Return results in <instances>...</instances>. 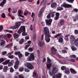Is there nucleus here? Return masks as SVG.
<instances>
[{"instance_id":"f257e3e1","label":"nucleus","mask_w":78,"mask_h":78,"mask_svg":"<svg viewBox=\"0 0 78 78\" xmlns=\"http://www.w3.org/2000/svg\"><path fill=\"white\" fill-rule=\"evenodd\" d=\"M44 33L45 36V41L47 43H48L50 41V37H51V35L50 34V30L48 27H44Z\"/></svg>"},{"instance_id":"f03ea898","label":"nucleus","mask_w":78,"mask_h":78,"mask_svg":"<svg viewBox=\"0 0 78 78\" xmlns=\"http://www.w3.org/2000/svg\"><path fill=\"white\" fill-rule=\"evenodd\" d=\"M62 33L58 34L54 36L55 38H57L58 40V42L60 43L63 42V35H61Z\"/></svg>"},{"instance_id":"7ed1b4c3","label":"nucleus","mask_w":78,"mask_h":78,"mask_svg":"<svg viewBox=\"0 0 78 78\" xmlns=\"http://www.w3.org/2000/svg\"><path fill=\"white\" fill-rule=\"evenodd\" d=\"M47 68L48 69L50 70V69H51V66H52V63H51V60L48 57L47 58Z\"/></svg>"},{"instance_id":"20e7f679","label":"nucleus","mask_w":78,"mask_h":78,"mask_svg":"<svg viewBox=\"0 0 78 78\" xmlns=\"http://www.w3.org/2000/svg\"><path fill=\"white\" fill-rule=\"evenodd\" d=\"M57 72L58 69H57L56 67H53L52 68V71L49 73V75L52 76L53 75V74H55V73Z\"/></svg>"},{"instance_id":"39448f33","label":"nucleus","mask_w":78,"mask_h":78,"mask_svg":"<svg viewBox=\"0 0 78 78\" xmlns=\"http://www.w3.org/2000/svg\"><path fill=\"white\" fill-rule=\"evenodd\" d=\"M34 53H32L30 54V56L27 58V60L28 61H31L32 60L34 59Z\"/></svg>"},{"instance_id":"423d86ee","label":"nucleus","mask_w":78,"mask_h":78,"mask_svg":"<svg viewBox=\"0 0 78 78\" xmlns=\"http://www.w3.org/2000/svg\"><path fill=\"white\" fill-rule=\"evenodd\" d=\"M26 67H27V69L30 70H32L34 68V67L33 66V65L30 63H28L26 65Z\"/></svg>"},{"instance_id":"0eeeda50","label":"nucleus","mask_w":78,"mask_h":78,"mask_svg":"<svg viewBox=\"0 0 78 78\" xmlns=\"http://www.w3.org/2000/svg\"><path fill=\"white\" fill-rule=\"evenodd\" d=\"M25 31V26H21L20 28L18 30L17 33L18 34H20L21 33H22V32H23Z\"/></svg>"},{"instance_id":"6e6552de","label":"nucleus","mask_w":78,"mask_h":78,"mask_svg":"<svg viewBox=\"0 0 78 78\" xmlns=\"http://www.w3.org/2000/svg\"><path fill=\"white\" fill-rule=\"evenodd\" d=\"M62 76V74L61 73H57L56 75L55 74H53L52 75L53 78H61Z\"/></svg>"},{"instance_id":"1a4fd4ad","label":"nucleus","mask_w":78,"mask_h":78,"mask_svg":"<svg viewBox=\"0 0 78 78\" xmlns=\"http://www.w3.org/2000/svg\"><path fill=\"white\" fill-rule=\"evenodd\" d=\"M56 51H57V50L54 47H52L51 49V54H52V55H56Z\"/></svg>"},{"instance_id":"9d476101","label":"nucleus","mask_w":78,"mask_h":78,"mask_svg":"<svg viewBox=\"0 0 78 78\" xmlns=\"http://www.w3.org/2000/svg\"><path fill=\"white\" fill-rule=\"evenodd\" d=\"M61 6H62V7H64V8H71L72 7V5L64 3L61 5Z\"/></svg>"},{"instance_id":"9b49d317","label":"nucleus","mask_w":78,"mask_h":78,"mask_svg":"<svg viewBox=\"0 0 78 78\" xmlns=\"http://www.w3.org/2000/svg\"><path fill=\"white\" fill-rule=\"evenodd\" d=\"M38 44L39 47H43V45H44L45 44L44 42H43V43L41 42V41H38L37 42Z\"/></svg>"},{"instance_id":"f8f14e48","label":"nucleus","mask_w":78,"mask_h":78,"mask_svg":"<svg viewBox=\"0 0 78 78\" xmlns=\"http://www.w3.org/2000/svg\"><path fill=\"white\" fill-rule=\"evenodd\" d=\"M44 8L42 7L40 11V12L38 14V17H41V16L43 12H44Z\"/></svg>"},{"instance_id":"ddd939ff","label":"nucleus","mask_w":78,"mask_h":78,"mask_svg":"<svg viewBox=\"0 0 78 78\" xmlns=\"http://www.w3.org/2000/svg\"><path fill=\"white\" fill-rule=\"evenodd\" d=\"M71 40L70 42L72 44H75V42L73 41H75V37L73 36V35H71Z\"/></svg>"},{"instance_id":"4468645a","label":"nucleus","mask_w":78,"mask_h":78,"mask_svg":"<svg viewBox=\"0 0 78 78\" xmlns=\"http://www.w3.org/2000/svg\"><path fill=\"white\" fill-rule=\"evenodd\" d=\"M5 44V41L4 40H2L0 43V45L2 47H4Z\"/></svg>"},{"instance_id":"2eb2a0df","label":"nucleus","mask_w":78,"mask_h":78,"mask_svg":"<svg viewBox=\"0 0 78 78\" xmlns=\"http://www.w3.org/2000/svg\"><path fill=\"white\" fill-rule=\"evenodd\" d=\"M46 23L47 25H51V22H52V20H45Z\"/></svg>"},{"instance_id":"dca6fc26","label":"nucleus","mask_w":78,"mask_h":78,"mask_svg":"<svg viewBox=\"0 0 78 78\" xmlns=\"http://www.w3.org/2000/svg\"><path fill=\"white\" fill-rule=\"evenodd\" d=\"M6 2V0H3V1L0 4V6L1 7H3L4 5Z\"/></svg>"},{"instance_id":"f3484780","label":"nucleus","mask_w":78,"mask_h":78,"mask_svg":"<svg viewBox=\"0 0 78 78\" xmlns=\"http://www.w3.org/2000/svg\"><path fill=\"white\" fill-rule=\"evenodd\" d=\"M20 25H21V22H18L16 23L15 26L17 28H18L20 26Z\"/></svg>"},{"instance_id":"a211bd4d","label":"nucleus","mask_w":78,"mask_h":78,"mask_svg":"<svg viewBox=\"0 0 78 78\" xmlns=\"http://www.w3.org/2000/svg\"><path fill=\"white\" fill-rule=\"evenodd\" d=\"M13 36L14 39H17L19 37V35L16 33H15L13 34Z\"/></svg>"},{"instance_id":"6ab92c4d","label":"nucleus","mask_w":78,"mask_h":78,"mask_svg":"<svg viewBox=\"0 0 78 78\" xmlns=\"http://www.w3.org/2000/svg\"><path fill=\"white\" fill-rule=\"evenodd\" d=\"M70 71L73 74H76V72L73 69H70Z\"/></svg>"},{"instance_id":"aec40b11","label":"nucleus","mask_w":78,"mask_h":78,"mask_svg":"<svg viewBox=\"0 0 78 78\" xmlns=\"http://www.w3.org/2000/svg\"><path fill=\"white\" fill-rule=\"evenodd\" d=\"M57 6V4H56V3L55 2L52 3L51 5V8H55V7H56Z\"/></svg>"},{"instance_id":"412c9836","label":"nucleus","mask_w":78,"mask_h":78,"mask_svg":"<svg viewBox=\"0 0 78 78\" xmlns=\"http://www.w3.org/2000/svg\"><path fill=\"white\" fill-rule=\"evenodd\" d=\"M10 61V60H7L3 62V64H4V65H7L8 64H9V62Z\"/></svg>"},{"instance_id":"4be33fe9","label":"nucleus","mask_w":78,"mask_h":78,"mask_svg":"<svg viewBox=\"0 0 78 78\" xmlns=\"http://www.w3.org/2000/svg\"><path fill=\"white\" fill-rule=\"evenodd\" d=\"M13 64H14V61L13 60H11V62H9L8 64L9 67H11V66L13 65Z\"/></svg>"},{"instance_id":"5701e85b","label":"nucleus","mask_w":78,"mask_h":78,"mask_svg":"<svg viewBox=\"0 0 78 78\" xmlns=\"http://www.w3.org/2000/svg\"><path fill=\"white\" fill-rule=\"evenodd\" d=\"M8 68L7 66H5L3 69V71L4 72H7Z\"/></svg>"},{"instance_id":"b1692460","label":"nucleus","mask_w":78,"mask_h":78,"mask_svg":"<svg viewBox=\"0 0 78 78\" xmlns=\"http://www.w3.org/2000/svg\"><path fill=\"white\" fill-rule=\"evenodd\" d=\"M59 23L61 26L63 25H64V20H61L59 22Z\"/></svg>"},{"instance_id":"393cba45","label":"nucleus","mask_w":78,"mask_h":78,"mask_svg":"<svg viewBox=\"0 0 78 78\" xmlns=\"http://www.w3.org/2000/svg\"><path fill=\"white\" fill-rule=\"evenodd\" d=\"M24 43V40L23 39H21L19 41V44H20L21 45H22V44H23Z\"/></svg>"},{"instance_id":"a878e982","label":"nucleus","mask_w":78,"mask_h":78,"mask_svg":"<svg viewBox=\"0 0 78 78\" xmlns=\"http://www.w3.org/2000/svg\"><path fill=\"white\" fill-rule=\"evenodd\" d=\"M65 73L66 74H70V70L68 69H66L65 70Z\"/></svg>"},{"instance_id":"bb28decb","label":"nucleus","mask_w":78,"mask_h":78,"mask_svg":"<svg viewBox=\"0 0 78 78\" xmlns=\"http://www.w3.org/2000/svg\"><path fill=\"white\" fill-rule=\"evenodd\" d=\"M70 36V34L66 35L65 37L66 38V39L67 41H69V36Z\"/></svg>"},{"instance_id":"cd10ccee","label":"nucleus","mask_w":78,"mask_h":78,"mask_svg":"<svg viewBox=\"0 0 78 78\" xmlns=\"http://www.w3.org/2000/svg\"><path fill=\"white\" fill-rule=\"evenodd\" d=\"M27 33L25 32V30L22 33L23 36H27Z\"/></svg>"},{"instance_id":"c85d7f7f","label":"nucleus","mask_w":78,"mask_h":78,"mask_svg":"<svg viewBox=\"0 0 78 78\" xmlns=\"http://www.w3.org/2000/svg\"><path fill=\"white\" fill-rule=\"evenodd\" d=\"M17 28V27L16 26V25L13 26V27H9V29H12L13 30H14L15 29H16Z\"/></svg>"},{"instance_id":"c756f323","label":"nucleus","mask_w":78,"mask_h":78,"mask_svg":"<svg viewBox=\"0 0 78 78\" xmlns=\"http://www.w3.org/2000/svg\"><path fill=\"white\" fill-rule=\"evenodd\" d=\"M56 12H53L50 13V14H51V17H54L55 16V14Z\"/></svg>"},{"instance_id":"7c9ffc66","label":"nucleus","mask_w":78,"mask_h":78,"mask_svg":"<svg viewBox=\"0 0 78 78\" xmlns=\"http://www.w3.org/2000/svg\"><path fill=\"white\" fill-rule=\"evenodd\" d=\"M63 9L62 7H59L57 8V11H61Z\"/></svg>"},{"instance_id":"2f4dec72","label":"nucleus","mask_w":78,"mask_h":78,"mask_svg":"<svg viewBox=\"0 0 78 78\" xmlns=\"http://www.w3.org/2000/svg\"><path fill=\"white\" fill-rule=\"evenodd\" d=\"M35 29V27L34 26L33 28V25H31L30 26V30L31 31H33V30H34Z\"/></svg>"},{"instance_id":"473e14b6","label":"nucleus","mask_w":78,"mask_h":78,"mask_svg":"<svg viewBox=\"0 0 78 78\" xmlns=\"http://www.w3.org/2000/svg\"><path fill=\"white\" fill-rule=\"evenodd\" d=\"M34 50V48H33V47L29 48H28L29 51L30 52H32V51H33Z\"/></svg>"},{"instance_id":"72a5a7b5","label":"nucleus","mask_w":78,"mask_h":78,"mask_svg":"<svg viewBox=\"0 0 78 78\" xmlns=\"http://www.w3.org/2000/svg\"><path fill=\"white\" fill-rule=\"evenodd\" d=\"M71 49L73 51H75V50H76L77 49L76 48L73 46L71 47Z\"/></svg>"},{"instance_id":"f704fd0d","label":"nucleus","mask_w":78,"mask_h":78,"mask_svg":"<svg viewBox=\"0 0 78 78\" xmlns=\"http://www.w3.org/2000/svg\"><path fill=\"white\" fill-rule=\"evenodd\" d=\"M20 53V51H16L15 53V55H19Z\"/></svg>"},{"instance_id":"c9c22d12","label":"nucleus","mask_w":78,"mask_h":78,"mask_svg":"<svg viewBox=\"0 0 78 78\" xmlns=\"http://www.w3.org/2000/svg\"><path fill=\"white\" fill-rule=\"evenodd\" d=\"M24 70V68L23 67H21L19 69V71L20 72H23Z\"/></svg>"},{"instance_id":"e433bc0d","label":"nucleus","mask_w":78,"mask_h":78,"mask_svg":"<svg viewBox=\"0 0 78 78\" xmlns=\"http://www.w3.org/2000/svg\"><path fill=\"white\" fill-rule=\"evenodd\" d=\"M28 14V11H25L24 12V16H26Z\"/></svg>"},{"instance_id":"4c0bfd02","label":"nucleus","mask_w":78,"mask_h":78,"mask_svg":"<svg viewBox=\"0 0 78 78\" xmlns=\"http://www.w3.org/2000/svg\"><path fill=\"white\" fill-rule=\"evenodd\" d=\"M5 61V59L3 58H0V63H2L3 62Z\"/></svg>"},{"instance_id":"58836bf2","label":"nucleus","mask_w":78,"mask_h":78,"mask_svg":"<svg viewBox=\"0 0 78 78\" xmlns=\"http://www.w3.org/2000/svg\"><path fill=\"white\" fill-rule=\"evenodd\" d=\"M1 16L2 18H5L6 17V15H5V14L4 13L2 14Z\"/></svg>"},{"instance_id":"ea45409f","label":"nucleus","mask_w":78,"mask_h":78,"mask_svg":"<svg viewBox=\"0 0 78 78\" xmlns=\"http://www.w3.org/2000/svg\"><path fill=\"white\" fill-rule=\"evenodd\" d=\"M66 69V67L65 66H63L61 67V69L62 70H64Z\"/></svg>"},{"instance_id":"a19ab883","label":"nucleus","mask_w":78,"mask_h":78,"mask_svg":"<svg viewBox=\"0 0 78 78\" xmlns=\"http://www.w3.org/2000/svg\"><path fill=\"white\" fill-rule=\"evenodd\" d=\"M66 1L68 2H69V3H72L74 2V0H66Z\"/></svg>"},{"instance_id":"79ce46f5","label":"nucleus","mask_w":78,"mask_h":78,"mask_svg":"<svg viewBox=\"0 0 78 78\" xmlns=\"http://www.w3.org/2000/svg\"><path fill=\"white\" fill-rule=\"evenodd\" d=\"M14 71V69L12 68L11 67L10 69V72H11V73H12Z\"/></svg>"},{"instance_id":"37998d69","label":"nucleus","mask_w":78,"mask_h":78,"mask_svg":"<svg viewBox=\"0 0 78 78\" xmlns=\"http://www.w3.org/2000/svg\"><path fill=\"white\" fill-rule=\"evenodd\" d=\"M8 16H10V17H11V18L12 20H13V19H14V17H13V16H12L10 14V13H8Z\"/></svg>"},{"instance_id":"c03bdc74","label":"nucleus","mask_w":78,"mask_h":78,"mask_svg":"<svg viewBox=\"0 0 78 78\" xmlns=\"http://www.w3.org/2000/svg\"><path fill=\"white\" fill-rule=\"evenodd\" d=\"M7 36L8 38H9L11 37V36H12V35L9 34H7Z\"/></svg>"},{"instance_id":"a18cd8bd","label":"nucleus","mask_w":78,"mask_h":78,"mask_svg":"<svg viewBox=\"0 0 78 78\" xmlns=\"http://www.w3.org/2000/svg\"><path fill=\"white\" fill-rule=\"evenodd\" d=\"M18 57L20 58H22V57L23 56V55H22V54L20 53L18 55Z\"/></svg>"},{"instance_id":"49530a36","label":"nucleus","mask_w":78,"mask_h":78,"mask_svg":"<svg viewBox=\"0 0 78 78\" xmlns=\"http://www.w3.org/2000/svg\"><path fill=\"white\" fill-rule=\"evenodd\" d=\"M3 30V26L1 25L0 26V32H1Z\"/></svg>"},{"instance_id":"de8ad7c7","label":"nucleus","mask_w":78,"mask_h":78,"mask_svg":"<svg viewBox=\"0 0 78 78\" xmlns=\"http://www.w3.org/2000/svg\"><path fill=\"white\" fill-rule=\"evenodd\" d=\"M8 58H10V59H13L14 58V55H9Z\"/></svg>"},{"instance_id":"09e8293b","label":"nucleus","mask_w":78,"mask_h":78,"mask_svg":"<svg viewBox=\"0 0 78 78\" xmlns=\"http://www.w3.org/2000/svg\"><path fill=\"white\" fill-rule=\"evenodd\" d=\"M30 46V44H28L27 45H26L25 47V50H27V49L28 47H29V46Z\"/></svg>"},{"instance_id":"8fccbe9b","label":"nucleus","mask_w":78,"mask_h":78,"mask_svg":"<svg viewBox=\"0 0 78 78\" xmlns=\"http://www.w3.org/2000/svg\"><path fill=\"white\" fill-rule=\"evenodd\" d=\"M70 57L71 58H76V55H70Z\"/></svg>"},{"instance_id":"3c124183","label":"nucleus","mask_w":78,"mask_h":78,"mask_svg":"<svg viewBox=\"0 0 78 78\" xmlns=\"http://www.w3.org/2000/svg\"><path fill=\"white\" fill-rule=\"evenodd\" d=\"M24 71L26 72H30V70L27 68H25L24 69Z\"/></svg>"},{"instance_id":"603ef678","label":"nucleus","mask_w":78,"mask_h":78,"mask_svg":"<svg viewBox=\"0 0 78 78\" xmlns=\"http://www.w3.org/2000/svg\"><path fill=\"white\" fill-rule=\"evenodd\" d=\"M69 60L70 62H74L75 61V59H69Z\"/></svg>"},{"instance_id":"864d4df0","label":"nucleus","mask_w":78,"mask_h":78,"mask_svg":"<svg viewBox=\"0 0 78 78\" xmlns=\"http://www.w3.org/2000/svg\"><path fill=\"white\" fill-rule=\"evenodd\" d=\"M36 34L34 35V36L33 37V39L34 40H33V41H34L36 40Z\"/></svg>"},{"instance_id":"5fc2aeb1","label":"nucleus","mask_w":78,"mask_h":78,"mask_svg":"<svg viewBox=\"0 0 78 78\" xmlns=\"http://www.w3.org/2000/svg\"><path fill=\"white\" fill-rule=\"evenodd\" d=\"M18 67H19V66L15 65L14 66V68H15V69H18Z\"/></svg>"},{"instance_id":"6e6d98bb","label":"nucleus","mask_w":78,"mask_h":78,"mask_svg":"<svg viewBox=\"0 0 78 78\" xmlns=\"http://www.w3.org/2000/svg\"><path fill=\"white\" fill-rule=\"evenodd\" d=\"M7 53V52L6 51H4L2 52V55H6Z\"/></svg>"},{"instance_id":"4d7b16f0","label":"nucleus","mask_w":78,"mask_h":78,"mask_svg":"<svg viewBox=\"0 0 78 78\" xmlns=\"http://www.w3.org/2000/svg\"><path fill=\"white\" fill-rule=\"evenodd\" d=\"M30 55V53L28 52H26L25 53V55L26 56H28Z\"/></svg>"},{"instance_id":"13d9d810","label":"nucleus","mask_w":78,"mask_h":78,"mask_svg":"<svg viewBox=\"0 0 78 78\" xmlns=\"http://www.w3.org/2000/svg\"><path fill=\"white\" fill-rule=\"evenodd\" d=\"M20 62L19 61H17L15 63V65L19 66V64H20Z\"/></svg>"},{"instance_id":"bf43d9fd","label":"nucleus","mask_w":78,"mask_h":78,"mask_svg":"<svg viewBox=\"0 0 78 78\" xmlns=\"http://www.w3.org/2000/svg\"><path fill=\"white\" fill-rule=\"evenodd\" d=\"M12 13H14L15 14V13H16L17 12V9H15L13 10V11L12 12Z\"/></svg>"},{"instance_id":"052dcab7","label":"nucleus","mask_w":78,"mask_h":78,"mask_svg":"<svg viewBox=\"0 0 78 78\" xmlns=\"http://www.w3.org/2000/svg\"><path fill=\"white\" fill-rule=\"evenodd\" d=\"M46 2H45V0H43L42 2H41V4L43 5H45Z\"/></svg>"},{"instance_id":"680f3d73","label":"nucleus","mask_w":78,"mask_h":78,"mask_svg":"<svg viewBox=\"0 0 78 78\" xmlns=\"http://www.w3.org/2000/svg\"><path fill=\"white\" fill-rule=\"evenodd\" d=\"M62 52L63 53H67V51L65 50H62Z\"/></svg>"},{"instance_id":"e2e57ef3","label":"nucleus","mask_w":78,"mask_h":78,"mask_svg":"<svg viewBox=\"0 0 78 78\" xmlns=\"http://www.w3.org/2000/svg\"><path fill=\"white\" fill-rule=\"evenodd\" d=\"M51 17V15L50 14H49L47 16V19H50Z\"/></svg>"},{"instance_id":"0e129e2a","label":"nucleus","mask_w":78,"mask_h":78,"mask_svg":"<svg viewBox=\"0 0 78 78\" xmlns=\"http://www.w3.org/2000/svg\"><path fill=\"white\" fill-rule=\"evenodd\" d=\"M74 33L76 34H78V30H75Z\"/></svg>"},{"instance_id":"69168bd1","label":"nucleus","mask_w":78,"mask_h":78,"mask_svg":"<svg viewBox=\"0 0 78 78\" xmlns=\"http://www.w3.org/2000/svg\"><path fill=\"white\" fill-rule=\"evenodd\" d=\"M19 78H24L23 76H22L20 75H19Z\"/></svg>"},{"instance_id":"338daca9","label":"nucleus","mask_w":78,"mask_h":78,"mask_svg":"<svg viewBox=\"0 0 78 78\" xmlns=\"http://www.w3.org/2000/svg\"><path fill=\"white\" fill-rule=\"evenodd\" d=\"M18 12L19 14H22V12L21 10H19Z\"/></svg>"},{"instance_id":"774afa93","label":"nucleus","mask_w":78,"mask_h":78,"mask_svg":"<svg viewBox=\"0 0 78 78\" xmlns=\"http://www.w3.org/2000/svg\"><path fill=\"white\" fill-rule=\"evenodd\" d=\"M55 15L58 17H59V12H56L55 13Z\"/></svg>"}]
</instances>
